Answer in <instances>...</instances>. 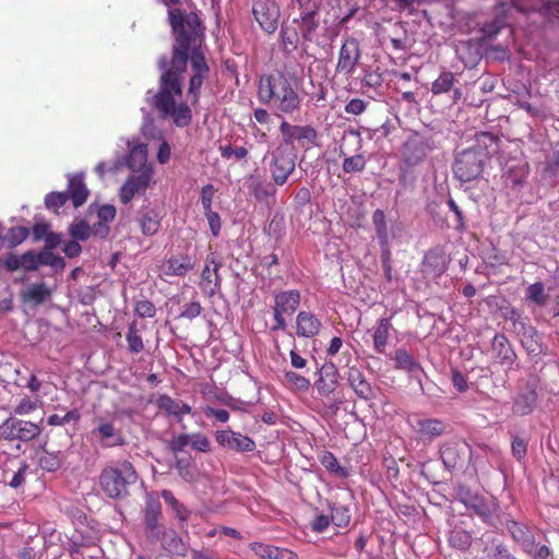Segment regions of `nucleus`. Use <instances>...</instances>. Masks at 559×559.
<instances>
[{
  "mask_svg": "<svg viewBox=\"0 0 559 559\" xmlns=\"http://www.w3.org/2000/svg\"><path fill=\"white\" fill-rule=\"evenodd\" d=\"M201 44L202 37H177L170 66L168 67L167 57L163 56L158 59V67L163 71L158 91L146 93V100L158 116L162 119H171L178 128L189 126L192 120V111L188 104L177 103V98L182 95L181 79L187 68V61L190 59L193 72L188 88L192 105L199 102L200 90L210 72L201 51Z\"/></svg>",
  "mask_w": 559,
  "mask_h": 559,
  "instance_id": "nucleus-1",
  "label": "nucleus"
},
{
  "mask_svg": "<svg viewBox=\"0 0 559 559\" xmlns=\"http://www.w3.org/2000/svg\"><path fill=\"white\" fill-rule=\"evenodd\" d=\"M258 94L261 103L271 104L280 112L293 114L300 107L297 80L284 73L261 78Z\"/></svg>",
  "mask_w": 559,
  "mask_h": 559,
  "instance_id": "nucleus-2",
  "label": "nucleus"
},
{
  "mask_svg": "<svg viewBox=\"0 0 559 559\" xmlns=\"http://www.w3.org/2000/svg\"><path fill=\"white\" fill-rule=\"evenodd\" d=\"M138 480V474L129 461L117 466L105 467L99 475V486L106 497L115 500L130 495V487Z\"/></svg>",
  "mask_w": 559,
  "mask_h": 559,
  "instance_id": "nucleus-3",
  "label": "nucleus"
},
{
  "mask_svg": "<svg viewBox=\"0 0 559 559\" xmlns=\"http://www.w3.org/2000/svg\"><path fill=\"white\" fill-rule=\"evenodd\" d=\"M488 153L481 147H472L459 153L453 163L454 177L461 182H469L480 177Z\"/></svg>",
  "mask_w": 559,
  "mask_h": 559,
  "instance_id": "nucleus-4",
  "label": "nucleus"
},
{
  "mask_svg": "<svg viewBox=\"0 0 559 559\" xmlns=\"http://www.w3.org/2000/svg\"><path fill=\"white\" fill-rule=\"evenodd\" d=\"M272 181L284 186L296 168V154L284 146H278L264 156Z\"/></svg>",
  "mask_w": 559,
  "mask_h": 559,
  "instance_id": "nucleus-5",
  "label": "nucleus"
},
{
  "mask_svg": "<svg viewBox=\"0 0 559 559\" xmlns=\"http://www.w3.org/2000/svg\"><path fill=\"white\" fill-rule=\"evenodd\" d=\"M274 305L272 306L274 325L272 331H285L287 328L286 316H292L298 309L301 294L297 289L274 292Z\"/></svg>",
  "mask_w": 559,
  "mask_h": 559,
  "instance_id": "nucleus-6",
  "label": "nucleus"
},
{
  "mask_svg": "<svg viewBox=\"0 0 559 559\" xmlns=\"http://www.w3.org/2000/svg\"><path fill=\"white\" fill-rule=\"evenodd\" d=\"M168 22L174 35H204V26L197 10L186 11L180 8L168 10Z\"/></svg>",
  "mask_w": 559,
  "mask_h": 559,
  "instance_id": "nucleus-7",
  "label": "nucleus"
},
{
  "mask_svg": "<svg viewBox=\"0 0 559 559\" xmlns=\"http://www.w3.org/2000/svg\"><path fill=\"white\" fill-rule=\"evenodd\" d=\"M39 433L38 425L14 417H9L0 425V438L4 440L27 442L35 439Z\"/></svg>",
  "mask_w": 559,
  "mask_h": 559,
  "instance_id": "nucleus-8",
  "label": "nucleus"
},
{
  "mask_svg": "<svg viewBox=\"0 0 559 559\" xmlns=\"http://www.w3.org/2000/svg\"><path fill=\"white\" fill-rule=\"evenodd\" d=\"M508 32L514 34L511 7L503 1L497 2L492 8V16L481 25L483 35H498Z\"/></svg>",
  "mask_w": 559,
  "mask_h": 559,
  "instance_id": "nucleus-9",
  "label": "nucleus"
},
{
  "mask_svg": "<svg viewBox=\"0 0 559 559\" xmlns=\"http://www.w3.org/2000/svg\"><path fill=\"white\" fill-rule=\"evenodd\" d=\"M430 151L429 140L416 133L404 143L401 151L402 160L405 166L415 167L426 159Z\"/></svg>",
  "mask_w": 559,
  "mask_h": 559,
  "instance_id": "nucleus-10",
  "label": "nucleus"
},
{
  "mask_svg": "<svg viewBox=\"0 0 559 559\" xmlns=\"http://www.w3.org/2000/svg\"><path fill=\"white\" fill-rule=\"evenodd\" d=\"M153 171L146 168L128 176L119 191L120 201L128 204L136 194H144L153 180Z\"/></svg>",
  "mask_w": 559,
  "mask_h": 559,
  "instance_id": "nucleus-11",
  "label": "nucleus"
},
{
  "mask_svg": "<svg viewBox=\"0 0 559 559\" xmlns=\"http://www.w3.org/2000/svg\"><path fill=\"white\" fill-rule=\"evenodd\" d=\"M252 13L261 29L272 35L278 26L280 10L272 0H258L253 4Z\"/></svg>",
  "mask_w": 559,
  "mask_h": 559,
  "instance_id": "nucleus-12",
  "label": "nucleus"
},
{
  "mask_svg": "<svg viewBox=\"0 0 559 559\" xmlns=\"http://www.w3.org/2000/svg\"><path fill=\"white\" fill-rule=\"evenodd\" d=\"M128 147V154L124 156V163L127 167L132 171H143L150 168L154 173V167L151 163H147V144L141 142L138 138H131L126 140Z\"/></svg>",
  "mask_w": 559,
  "mask_h": 559,
  "instance_id": "nucleus-13",
  "label": "nucleus"
},
{
  "mask_svg": "<svg viewBox=\"0 0 559 559\" xmlns=\"http://www.w3.org/2000/svg\"><path fill=\"white\" fill-rule=\"evenodd\" d=\"M486 37H471L466 40H461L455 46L456 56L466 67L476 66L483 57L485 51Z\"/></svg>",
  "mask_w": 559,
  "mask_h": 559,
  "instance_id": "nucleus-14",
  "label": "nucleus"
},
{
  "mask_svg": "<svg viewBox=\"0 0 559 559\" xmlns=\"http://www.w3.org/2000/svg\"><path fill=\"white\" fill-rule=\"evenodd\" d=\"M222 263L217 260L214 253L207 255L205 266L201 274V287L202 289L213 296L221 287V276L218 270Z\"/></svg>",
  "mask_w": 559,
  "mask_h": 559,
  "instance_id": "nucleus-15",
  "label": "nucleus"
},
{
  "mask_svg": "<svg viewBox=\"0 0 559 559\" xmlns=\"http://www.w3.org/2000/svg\"><path fill=\"white\" fill-rule=\"evenodd\" d=\"M160 212L151 202L143 204L138 211L136 222L144 236L155 235L160 228Z\"/></svg>",
  "mask_w": 559,
  "mask_h": 559,
  "instance_id": "nucleus-16",
  "label": "nucleus"
},
{
  "mask_svg": "<svg viewBox=\"0 0 559 559\" xmlns=\"http://www.w3.org/2000/svg\"><path fill=\"white\" fill-rule=\"evenodd\" d=\"M360 58L359 44L356 37H348L342 45L337 71L345 74H352Z\"/></svg>",
  "mask_w": 559,
  "mask_h": 559,
  "instance_id": "nucleus-17",
  "label": "nucleus"
},
{
  "mask_svg": "<svg viewBox=\"0 0 559 559\" xmlns=\"http://www.w3.org/2000/svg\"><path fill=\"white\" fill-rule=\"evenodd\" d=\"M162 516V504L155 498H148L145 502L144 508V530L148 539L152 537H157L159 535V531L165 526L159 523V519Z\"/></svg>",
  "mask_w": 559,
  "mask_h": 559,
  "instance_id": "nucleus-18",
  "label": "nucleus"
},
{
  "mask_svg": "<svg viewBox=\"0 0 559 559\" xmlns=\"http://www.w3.org/2000/svg\"><path fill=\"white\" fill-rule=\"evenodd\" d=\"M506 527L514 543H516L524 552H532L535 548V536L532 530L524 523L509 520Z\"/></svg>",
  "mask_w": 559,
  "mask_h": 559,
  "instance_id": "nucleus-19",
  "label": "nucleus"
},
{
  "mask_svg": "<svg viewBox=\"0 0 559 559\" xmlns=\"http://www.w3.org/2000/svg\"><path fill=\"white\" fill-rule=\"evenodd\" d=\"M92 435L98 439L105 448H112L124 444L122 432L110 421L99 420L97 427L92 430Z\"/></svg>",
  "mask_w": 559,
  "mask_h": 559,
  "instance_id": "nucleus-20",
  "label": "nucleus"
},
{
  "mask_svg": "<svg viewBox=\"0 0 559 559\" xmlns=\"http://www.w3.org/2000/svg\"><path fill=\"white\" fill-rule=\"evenodd\" d=\"M280 130L283 134L284 142L292 144L294 141L314 144L317 131L311 126H293L287 121L281 123Z\"/></svg>",
  "mask_w": 559,
  "mask_h": 559,
  "instance_id": "nucleus-21",
  "label": "nucleus"
},
{
  "mask_svg": "<svg viewBox=\"0 0 559 559\" xmlns=\"http://www.w3.org/2000/svg\"><path fill=\"white\" fill-rule=\"evenodd\" d=\"M536 385L528 383L513 400L512 413L515 416L530 415L536 407Z\"/></svg>",
  "mask_w": 559,
  "mask_h": 559,
  "instance_id": "nucleus-22",
  "label": "nucleus"
},
{
  "mask_svg": "<svg viewBox=\"0 0 559 559\" xmlns=\"http://www.w3.org/2000/svg\"><path fill=\"white\" fill-rule=\"evenodd\" d=\"M151 540L159 542L160 546L173 555L186 556L187 554L186 544L174 528L164 527L159 531V535L157 537H152Z\"/></svg>",
  "mask_w": 559,
  "mask_h": 559,
  "instance_id": "nucleus-23",
  "label": "nucleus"
},
{
  "mask_svg": "<svg viewBox=\"0 0 559 559\" xmlns=\"http://www.w3.org/2000/svg\"><path fill=\"white\" fill-rule=\"evenodd\" d=\"M322 322L310 311H300L296 317V334L299 337L311 338L321 331Z\"/></svg>",
  "mask_w": 559,
  "mask_h": 559,
  "instance_id": "nucleus-24",
  "label": "nucleus"
},
{
  "mask_svg": "<svg viewBox=\"0 0 559 559\" xmlns=\"http://www.w3.org/2000/svg\"><path fill=\"white\" fill-rule=\"evenodd\" d=\"M347 382L353 389L355 394L365 401L373 397V390L371 384L367 381L361 370L355 366L349 367L346 374Z\"/></svg>",
  "mask_w": 559,
  "mask_h": 559,
  "instance_id": "nucleus-25",
  "label": "nucleus"
},
{
  "mask_svg": "<svg viewBox=\"0 0 559 559\" xmlns=\"http://www.w3.org/2000/svg\"><path fill=\"white\" fill-rule=\"evenodd\" d=\"M495 358L508 367L512 366L516 359V354L512 348L509 340L503 334H496L491 344Z\"/></svg>",
  "mask_w": 559,
  "mask_h": 559,
  "instance_id": "nucleus-26",
  "label": "nucleus"
},
{
  "mask_svg": "<svg viewBox=\"0 0 559 559\" xmlns=\"http://www.w3.org/2000/svg\"><path fill=\"white\" fill-rule=\"evenodd\" d=\"M194 263L189 255L170 257L162 265V273L165 276H185L193 270Z\"/></svg>",
  "mask_w": 559,
  "mask_h": 559,
  "instance_id": "nucleus-27",
  "label": "nucleus"
},
{
  "mask_svg": "<svg viewBox=\"0 0 559 559\" xmlns=\"http://www.w3.org/2000/svg\"><path fill=\"white\" fill-rule=\"evenodd\" d=\"M69 198L72 200L74 207L83 205L90 194L86 185L84 183V175L75 174L68 176V190L66 191Z\"/></svg>",
  "mask_w": 559,
  "mask_h": 559,
  "instance_id": "nucleus-28",
  "label": "nucleus"
},
{
  "mask_svg": "<svg viewBox=\"0 0 559 559\" xmlns=\"http://www.w3.org/2000/svg\"><path fill=\"white\" fill-rule=\"evenodd\" d=\"M338 384V371L334 364H325L320 369V377L316 383L321 395H329Z\"/></svg>",
  "mask_w": 559,
  "mask_h": 559,
  "instance_id": "nucleus-29",
  "label": "nucleus"
},
{
  "mask_svg": "<svg viewBox=\"0 0 559 559\" xmlns=\"http://www.w3.org/2000/svg\"><path fill=\"white\" fill-rule=\"evenodd\" d=\"M461 501L478 514L484 521H489L492 515V507L484 497L466 490L461 492Z\"/></svg>",
  "mask_w": 559,
  "mask_h": 559,
  "instance_id": "nucleus-30",
  "label": "nucleus"
},
{
  "mask_svg": "<svg viewBox=\"0 0 559 559\" xmlns=\"http://www.w3.org/2000/svg\"><path fill=\"white\" fill-rule=\"evenodd\" d=\"M159 409L164 411L168 416L176 417L179 421L182 415L191 413V406L180 400H174L169 395L163 394L156 402Z\"/></svg>",
  "mask_w": 559,
  "mask_h": 559,
  "instance_id": "nucleus-31",
  "label": "nucleus"
},
{
  "mask_svg": "<svg viewBox=\"0 0 559 559\" xmlns=\"http://www.w3.org/2000/svg\"><path fill=\"white\" fill-rule=\"evenodd\" d=\"M274 182L265 181L260 175H251L248 178V188L258 201H267L274 197L276 189Z\"/></svg>",
  "mask_w": 559,
  "mask_h": 559,
  "instance_id": "nucleus-32",
  "label": "nucleus"
},
{
  "mask_svg": "<svg viewBox=\"0 0 559 559\" xmlns=\"http://www.w3.org/2000/svg\"><path fill=\"white\" fill-rule=\"evenodd\" d=\"M251 549L261 559H297L296 554L288 549L278 548L262 543L251 544Z\"/></svg>",
  "mask_w": 559,
  "mask_h": 559,
  "instance_id": "nucleus-33",
  "label": "nucleus"
},
{
  "mask_svg": "<svg viewBox=\"0 0 559 559\" xmlns=\"http://www.w3.org/2000/svg\"><path fill=\"white\" fill-rule=\"evenodd\" d=\"M465 448V444L449 443L441 449V460L449 471L456 468L463 463Z\"/></svg>",
  "mask_w": 559,
  "mask_h": 559,
  "instance_id": "nucleus-34",
  "label": "nucleus"
},
{
  "mask_svg": "<svg viewBox=\"0 0 559 559\" xmlns=\"http://www.w3.org/2000/svg\"><path fill=\"white\" fill-rule=\"evenodd\" d=\"M391 328L392 324L390 318H381L378 320L372 333L373 348L378 354L385 353V346L388 344Z\"/></svg>",
  "mask_w": 559,
  "mask_h": 559,
  "instance_id": "nucleus-35",
  "label": "nucleus"
},
{
  "mask_svg": "<svg viewBox=\"0 0 559 559\" xmlns=\"http://www.w3.org/2000/svg\"><path fill=\"white\" fill-rule=\"evenodd\" d=\"M483 552L486 559H518L509 549V547L498 538L489 539Z\"/></svg>",
  "mask_w": 559,
  "mask_h": 559,
  "instance_id": "nucleus-36",
  "label": "nucleus"
},
{
  "mask_svg": "<svg viewBox=\"0 0 559 559\" xmlns=\"http://www.w3.org/2000/svg\"><path fill=\"white\" fill-rule=\"evenodd\" d=\"M381 537H374L367 539L364 536H360L356 543L355 548L365 555L362 559H380L381 558Z\"/></svg>",
  "mask_w": 559,
  "mask_h": 559,
  "instance_id": "nucleus-37",
  "label": "nucleus"
},
{
  "mask_svg": "<svg viewBox=\"0 0 559 559\" xmlns=\"http://www.w3.org/2000/svg\"><path fill=\"white\" fill-rule=\"evenodd\" d=\"M472 533L460 525H455L448 536L449 545L461 551L467 550L472 545Z\"/></svg>",
  "mask_w": 559,
  "mask_h": 559,
  "instance_id": "nucleus-38",
  "label": "nucleus"
},
{
  "mask_svg": "<svg viewBox=\"0 0 559 559\" xmlns=\"http://www.w3.org/2000/svg\"><path fill=\"white\" fill-rule=\"evenodd\" d=\"M160 497L170 507L171 512L180 523H185L189 520L191 511L183 503H181L170 490L163 489L160 491Z\"/></svg>",
  "mask_w": 559,
  "mask_h": 559,
  "instance_id": "nucleus-39",
  "label": "nucleus"
},
{
  "mask_svg": "<svg viewBox=\"0 0 559 559\" xmlns=\"http://www.w3.org/2000/svg\"><path fill=\"white\" fill-rule=\"evenodd\" d=\"M418 431L424 439L431 440L445 431V424L439 419H423L418 421Z\"/></svg>",
  "mask_w": 559,
  "mask_h": 559,
  "instance_id": "nucleus-40",
  "label": "nucleus"
},
{
  "mask_svg": "<svg viewBox=\"0 0 559 559\" xmlns=\"http://www.w3.org/2000/svg\"><path fill=\"white\" fill-rule=\"evenodd\" d=\"M392 359L395 361L396 369H402L412 373H415L420 370V365L404 348L396 349L394 355L392 356Z\"/></svg>",
  "mask_w": 559,
  "mask_h": 559,
  "instance_id": "nucleus-41",
  "label": "nucleus"
},
{
  "mask_svg": "<svg viewBox=\"0 0 559 559\" xmlns=\"http://www.w3.org/2000/svg\"><path fill=\"white\" fill-rule=\"evenodd\" d=\"M283 382L290 390L306 392L309 390L311 382L310 380L296 371L293 370H284L283 371Z\"/></svg>",
  "mask_w": 559,
  "mask_h": 559,
  "instance_id": "nucleus-42",
  "label": "nucleus"
},
{
  "mask_svg": "<svg viewBox=\"0 0 559 559\" xmlns=\"http://www.w3.org/2000/svg\"><path fill=\"white\" fill-rule=\"evenodd\" d=\"M50 295L51 290L47 285L45 283H38L29 285L23 296L25 301H31L38 306L49 298Z\"/></svg>",
  "mask_w": 559,
  "mask_h": 559,
  "instance_id": "nucleus-43",
  "label": "nucleus"
},
{
  "mask_svg": "<svg viewBox=\"0 0 559 559\" xmlns=\"http://www.w3.org/2000/svg\"><path fill=\"white\" fill-rule=\"evenodd\" d=\"M64 460V455L61 451L49 452L47 450H43L39 455V466L47 472H56L62 465Z\"/></svg>",
  "mask_w": 559,
  "mask_h": 559,
  "instance_id": "nucleus-44",
  "label": "nucleus"
},
{
  "mask_svg": "<svg viewBox=\"0 0 559 559\" xmlns=\"http://www.w3.org/2000/svg\"><path fill=\"white\" fill-rule=\"evenodd\" d=\"M175 467L183 480L188 483H193L197 480V472L190 457L176 456Z\"/></svg>",
  "mask_w": 559,
  "mask_h": 559,
  "instance_id": "nucleus-45",
  "label": "nucleus"
},
{
  "mask_svg": "<svg viewBox=\"0 0 559 559\" xmlns=\"http://www.w3.org/2000/svg\"><path fill=\"white\" fill-rule=\"evenodd\" d=\"M544 0H511V10L514 9L519 13L531 16L533 14H538L539 10L543 7Z\"/></svg>",
  "mask_w": 559,
  "mask_h": 559,
  "instance_id": "nucleus-46",
  "label": "nucleus"
},
{
  "mask_svg": "<svg viewBox=\"0 0 559 559\" xmlns=\"http://www.w3.org/2000/svg\"><path fill=\"white\" fill-rule=\"evenodd\" d=\"M520 342L530 356H538L544 352L542 335L537 330L534 331V334L532 333L520 340Z\"/></svg>",
  "mask_w": 559,
  "mask_h": 559,
  "instance_id": "nucleus-47",
  "label": "nucleus"
},
{
  "mask_svg": "<svg viewBox=\"0 0 559 559\" xmlns=\"http://www.w3.org/2000/svg\"><path fill=\"white\" fill-rule=\"evenodd\" d=\"M538 15L550 24L559 25V0H544Z\"/></svg>",
  "mask_w": 559,
  "mask_h": 559,
  "instance_id": "nucleus-48",
  "label": "nucleus"
},
{
  "mask_svg": "<svg viewBox=\"0 0 559 559\" xmlns=\"http://www.w3.org/2000/svg\"><path fill=\"white\" fill-rule=\"evenodd\" d=\"M454 74L450 71H442L440 75L432 82L431 92L433 95H440L449 92L454 84Z\"/></svg>",
  "mask_w": 559,
  "mask_h": 559,
  "instance_id": "nucleus-49",
  "label": "nucleus"
},
{
  "mask_svg": "<svg viewBox=\"0 0 559 559\" xmlns=\"http://www.w3.org/2000/svg\"><path fill=\"white\" fill-rule=\"evenodd\" d=\"M28 234L29 231L26 227H11L3 236L2 242L5 243L8 248H14L21 245L27 238Z\"/></svg>",
  "mask_w": 559,
  "mask_h": 559,
  "instance_id": "nucleus-50",
  "label": "nucleus"
},
{
  "mask_svg": "<svg viewBox=\"0 0 559 559\" xmlns=\"http://www.w3.org/2000/svg\"><path fill=\"white\" fill-rule=\"evenodd\" d=\"M321 464L331 473L340 477H347L348 472L342 467L332 452L325 451L320 456Z\"/></svg>",
  "mask_w": 559,
  "mask_h": 559,
  "instance_id": "nucleus-51",
  "label": "nucleus"
},
{
  "mask_svg": "<svg viewBox=\"0 0 559 559\" xmlns=\"http://www.w3.org/2000/svg\"><path fill=\"white\" fill-rule=\"evenodd\" d=\"M37 255L39 265H49L55 270H62L66 266L63 258L53 254L50 249L44 248Z\"/></svg>",
  "mask_w": 559,
  "mask_h": 559,
  "instance_id": "nucleus-52",
  "label": "nucleus"
},
{
  "mask_svg": "<svg viewBox=\"0 0 559 559\" xmlns=\"http://www.w3.org/2000/svg\"><path fill=\"white\" fill-rule=\"evenodd\" d=\"M331 521L338 527H346L350 522V512L346 506L333 504L331 507Z\"/></svg>",
  "mask_w": 559,
  "mask_h": 559,
  "instance_id": "nucleus-53",
  "label": "nucleus"
},
{
  "mask_svg": "<svg viewBox=\"0 0 559 559\" xmlns=\"http://www.w3.org/2000/svg\"><path fill=\"white\" fill-rule=\"evenodd\" d=\"M126 340L128 343V349L132 354H138L144 349V344L142 337L139 335L135 322H132L129 325Z\"/></svg>",
  "mask_w": 559,
  "mask_h": 559,
  "instance_id": "nucleus-54",
  "label": "nucleus"
},
{
  "mask_svg": "<svg viewBox=\"0 0 559 559\" xmlns=\"http://www.w3.org/2000/svg\"><path fill=\"white\" fill-rule=\"evenodd\" d=\"M230 449L239 452H252L255 449V443L251 438L234 431Z\"/></svg>",
  "mask_w": 559,
  "mask_h": 559,
  "instance_id": "nucleus-55",
  "label": "nucleus"
},
{
  "mask_svg": "<svg viewBox=\"0 0 559 559\" xmlns=\"http://www.w3.org/2000/svg\"><path fill=\"white\" fill-rule=\"evenodd\" d=\"M526 298L538 306H544L547 301L544 284L537 282L530 285L526 289Z\"/></svg>",
  "mask_w": 559,
  "mask_h": 559,
  "instance_id": "nucleus-56",
  "label": "nucleus"
},
{
  "mask_svg": "<svg viewBox=\"0 0 559 559\" xmlns=\"http://www.w3.org/2000/svg\"><path fill=\"white\" fill-rule=\"evenodd\" d=\"M69 233L74 240L84 241L91 236L90 225L81 219L69 227Z\"/></svg>",
  "mask_w": 559,
  "mask_h": 559,
  "instance_id": "nucleus-57",
  "label": "nucleus"
},
{
  "mask_svg": "<svg viewBox=\"0 0 559 559\" xmlns=\"http://www.w3.org/2000/svg\"><path fill=\"white\" fill-rule=\"evenodd\" d=\"M366 167V159L362 155L346 157L343 162V170L347 174L360 173Z\"/></svg>",
  "mask_w": 559,
  "mask_h": 559,
  "instance_id": "nucleus-58",
  "label": "nucleus"
},
{
  "mask_svg": "<svg viewBox=\"0 0 559 559\" xmlns=\"http://www.w3.org/2000/svg\"><path fill=\"white\" fill-rule=\"evenodd\" d=\"M69 195L67 192H50L45 198V205L49 210L58 211L66 204Z\"/></svg>",
  "mask_w": 559,
  "mask_h": 559,
  "instance_id": "nucleus-59",
  "label": "nucleus"
},
{
  "mask_svg": "<svg viewBox=\"0 0 559 559\" xmlns=\"http://www.w3.org/2000/svg\"><path fill=\"white\" fill-rule=\"evenodd\" d=\"M80 413L78 409L69 411L66 415L60 416L58 414L50 415L47 419L50 426H63L70 421H78L80 419Z\"/></svg>",
  "mask_w": 559,
  "mask_h": 559,
  "instance_id": "nucleus-60",
  "label": "nucleus"
},
{
  "mask_svg": "<svg viewBox=\"0 0 559 559\" xmlns=\"http://www.w3.org/2000/svg\"><path fill=\"white\" fill-rule=\"evenodd\" d=\"M511 451L515 460L522 461L527 453V441L520 436H513L511 441Z\"/></svg>",
  "mask_w": 559,
  "mask_h": 559,
  "instance_id": "nucleus-61",
  "label": "nucleus"
},
{
  "mask_svg": "<svg viewBox=\"0 0 559 559\" xmlns=\"http://www.w3.org/2000/svg\"><path fill=\"white\" fill-rule=\"evenodd\" d=\"M223 158L229 159L235 157L237 160L243 159L248 155V150L243 146L225 145L219 147Z\"/></svg>",
  "mask_w": 559,
  "mask_h": 559,
  "instance_id": "nucleus-62",
  "label": "nucleus"
},
{
  "mask_svg": "<svg viewBox=\"0 0 559 559\" xmlns=\"http://www.w3.org/2000/svg\"><path fill=\"white\" fill-rule=\"evenodd\" d=\"M29 465L22 461L17 471L12 475L11 479L9 480V486L16 489L24 485L26 480V472L28 471Z\"/></svg>",
  "mask_w": 559,
  "mask_h": 559,
  "instance_id": "nucleus-63",
  "label": "nucleus"
},
{
  "mask_svg": "<svg viewBox=\"0 0 559 559\" xmlns=\"http://www.w3.org/2000/svg\"><path fill=\"white\" fill-rule=\"evenodd\" d=\"M302 22L300 24L299 29H294L295 34L306 36L309 35L312 31H314L317 23L314 22V11L307 12L302 17Z\"/></svg>",
  "mask_w": 559,
  "mask_h": 559,
  "instance_id": "nucleus-64",
  "label": "nucleus"
}]
</instances>
